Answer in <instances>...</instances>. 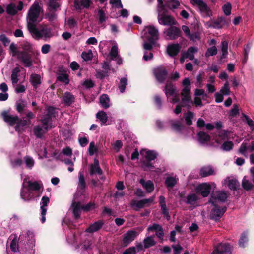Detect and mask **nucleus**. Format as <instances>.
I'll return each instance as SVG.
<instances>
[{"label": "nucleus", "instance_id": "14", "mask_svg": "<svg viewBox=\"0 0 254 254\" xmlns=\"http://www.w3.org/2000/svg\"><path fill=\"white\" fill-rule=\"evenodd\" d=\"M17 58L25 64V66L29 67L32 65V61L30 55L26 51H21Z\"/></svg>", "mask_w": 254, "mask_h": 254}, {"label": "nucleus", "instance_id": "42", "mask_svg": "<svg viewBox=\"0 0 254 254\" xmlns=\"http://www.w3.org/2000/svg\"><path fill=\"white\" fill-rule=\"evenodd\" d=\"M26 103H25V101L22 100H19L18 101L16 102V109L17 111L20 113L21 114L23 113V111L24 110V108L26 107Z\"/></svg>", "mask_w": 254, "mask_h": 254}, {"label": "nucleus", "instance_id": "52", "mask_svg": "<svg viewBox=\"0 0 254 254\" xmlns=\"http://www.w3.org/2000/svg\"><path fill=\"white\" fill-rule=\"evenodd\" d=\"M217 54V49L215 46H212L207 49L205 56L206 57L215 56Z\"/></svg>", "mask_w": 254, "mask_h": 254}, {"label": "nucleus", "instance_id": "32", "mask_svg": "<svg viewBox=\"0 0 254 254\" xmlns=\"http://www.w3.org/2000/svg\"><path fill=\"white\" fill-rule=\"evenodd\" d=\"M227 185L229 188L233 191L239 189L240 187L239 182L236 179L229 180Z\"/></svg>", "mask_w": 254, "mask_h": 254}, {"label": "nucleus", "instance_id": "53", "mask_svg": "<svg viewBox=\"0 0 254 254\" xmlns=\"http://www.w3.org/2000/svg\"><path fill=\"white\" fill-rule=\"evenodd\" d=\"M222 10L226 16H229L231 13L232 5L230 2H227L222 6Z\"/></svg>", "mask_w": 254, "mask_h": 254}, {"label": "nucleus", "instance_id": "18", "mask_svg": "<svg viewBox=\"0 0 254 254\" xmlns=\"http://www.w3.org/2000/svg\"><path fill=\"white\" fill-rule=\"evenodd\" d=\"M181 48V45L178 44H172L167 46V53L170 57H175L179 53Z\"/></svg>", "mask_w": 254, "mask_h": 254}, {"label": "nucleus", "instance_id": "48", "mask_svg": "<svg viewBox=\"0 0 254 254\" xmlns=\"http://www.w3.org/2000/svg\"><path fill=\"white\" fill-rule=\"evenodd\" d=\"M194 113L191 111H188L185 117L186 124L190 126L192 124V119L194 117Z\"/></svg>", "mask_w": 254, "mask_h": 254}, {"label": "nucleus", "instance_id": "59", "mask_svg": "<svg viewBox=\"0 0 254 254\" xmlns=\"http://www.w3.org/2000/svg\"><path fill=\"white\" fill-rule=\"evenodd\" d=\"M46 115H48L49 117L51 118L52 117L55 118L58 115V112L56 111V108L53 106H49L47 108V113Z\"/></svg>", "mask_w": 254, "mask_h": 254}, {"label": "nucleus", "instance_id": "47", "mask_svg": "<svg viewBox=\"0 0 254 254\" xmlns=\"http://www.w3.org/2000/svg\"><path fill=\"white\" fill-rule=\"evenodd\" d=\"M234 144L232 141H228L224 142L221 146V148L224 151H229L233 148Z\"/></svg>", "mask_w": 254, "mask_h": 254}, {"label": "nucleus", "instance_id": "4", "mask_svg": "<svg viewBox=\"0 0 254 254\" xmlns=\"http://www.w3.org/2000/svg\"><path fill=\"white\" fill-rule=\"evenodd\" d=\"M212 186L209 183H202L198 185L195 188L197 194L201 195L203 197H206L210 194Z\"/></svg>", "mask_w": 254, "mask_h": 254}, {"label": "nucleus", "instance_id": "12", "mask_svg": "<svg viewBox=\"0 0 254 254\" xmlns=\"http://www.w3.org/2000/svg\"><path fill=\"white\" fill-rule=\"evenodd\" d=\"M212 254H232L230 244H219L215 247Z\"/></svg>", "mask_w": 254, "mask_h": 254}, {"label": "nucleus", "instance_id": "8", "mask_svg": "<svg viewBox=\"0 0 254 254\" xmlns=\"http://www.w3.org/2000/svg\"><path fill=\"white\" fill-rule=\"evenodd\" d=\"M0 116L3 121L10 126L15 125L19 120V117L17 116L11 115L6 110L3 111L1 113Z\"/></svg>", "mask_w": 254, "mask_h": 254}, {"label": "nucleus", "instance_id": "2", "mask_svg": "<svg viewBox=\"0 0 254 254\" xmlns=\"http://www.w3.org/2000/svg\"><path fill=\"white\" fill-rule=\"evenodd\" d=\"M30 28L28 31L31 34H33L35 35L36 38L38 39H45L49 38L53 36V34L51 32V29L47 27H44L42 28L40 30H38L36 28V25H31Z\"/></svg>", "mask_w": 254, "mask_h": 254}, {"label": "nucleus", "instance_id": "44", "mask_svg": "<svg viewBox=\"0 0 254 254\" xmlns=\"http://www.w3.org/2000/svg\"><path fill=\"white\" fill-rule=\"evenodd\" d=\"M166 3L167 7L170 9H176L180 4L179 1L177 0H169Z\"/></svg>", "mask_w": 254, "mask_h": 254}, {"label": "nucleus", "instance_id": "11", "mask_svg": "<svg viewBox=\"0 0 254 254\" xmlns=\"http://www.w3.org/2000/svg\"><path fill=\"white\" fill-rule=\"evenodd\" d=\"M157 19L159 23L161 25L171 26L176 24V21H175L174 18L167 14L158 15Z\"/></svg>", "mask_w": 254, "mask_h": 254}, {"label": "nucleus", "instance_id": "6", "mask_svg": "<svg viewBox=\"0 0 254 254\" xmlns=\"http://www.w3.org/2000/svg\"><path fill=\"white\" fill-rule=\"evenodd\" d=\"M228 197V194L225 191H216L215 193L212 192L211 194L209 202L217 204V200L221 202H225L227 200Z\"/></svg>", "mask_w": 254, "mask_h": 254}, {"label": "nucleus", "instance_id": "30", "mask_svg": "<svg viewBox=\"0 0 254 254\" xmlns=\"http://www.w3.org/2000/svg\"><path fill=\"white\" fill-rule=\"evenodd\" d=\"M143 242L144 244V249H148L156 244V242L154 239V237L152 236L146 237L143 240Z\"/></svg>", "mask_w": 254, "mask_h": 254}, {"label": "nucleus", "instance_id": "1", "mask_svg": "<svg viewBox=\"0 0 254 254\" xmlns=\"http://www.w3.org/2000/svg\"><path fill=\"white\" fill-rule=\"evenodd\" d=\"M41 11V7L38 2L35 1L30 7L26 18L27 29H30L31 25H36L39 22L38 18L39 16Z\"/></svg>", "mask_w": 254, "mask_h": 254}, {"label": "nucleus", "instance_id": "43", "mask_svg": "<svg viewBox=\"0 0 254 254\" xmlns=\"http://www.w3.org/2000/svg\"><path fill=\"white\" fill-rule=\"evenodd\" d=\"M20 70L19 67L14 68L12 71L11 75V79L13 84L17 83L18 81V75L20 72Z\"/></svg>", "mask_w": 254, "mask_h": 254}, {"label": "nucleus", "instance_id": "21", "mask_svg": "<svg viewBox=\"0 0 254 254\" xmlns=\"http://www.w3.org/2000/svg\"><path fill=\"white\" fill-rule=\"evenodd\" d=\"M163 90L165 91V94L167 96L168 95L173 96L176 91L175 84L171 81L168 80L166 82Z\"/></svg>", "mask_w": 254, "mask_h": 254}, {"label": "nucleus", "instance_id": "9", "mask_svg": "<svg viewBox=\"0 0 254 254\" xmlns=\"http://www.w3.org/2000/svg\"><path fill=\"white\" fill-rule=\"evenodd\" d=\"M164 34L168 36L167 39L173 40L181 36V31L179 28L172 25L164 31Z\"/></svg>", "mask_w": 254, "mask_h": 254}, {"label": "nucleus", "instance_id": "5", "mask_svg": "<svg viewBox=\"0 0 254 254\" xmlns=\"http://www.w3.org/2000/svg\"><path fill=\"white\" fill-rule=\"evenodd\" d=\"M153 73L157 81L160 83H164L168 75L167 70L163 66H160L154 68Z\"/></svg>", "mask_w": 254, "mask_h": 254}, {"label": "nucleus", "instance_id": "63", "mask_svg": "<svg viewBox=\"0 0 254 254\" xmlns=\"http://www.w3.org/2000/svg\"><path fill=\"white\" fill-rule=\"evenodd\" d=\"M41 122L43 125H52V118L48 115H45L41 119Z\"/></svg>", "mask_w": 254, "mask_h": 254}, {"label": "nucleus", "instance_id": "28", "mask_svg": "<svg viewBox=\"0 0 254 254\" xmlns=\"http://www.w3.org/2000/svg\"><path fill=\"white\" fill-rule=\"evenodd\" d=\"M198 51V48L196 47H190L188 49L186 52H184L185 54V57H187L190 60H193L194 59V54L197 53Z\"/></svg>", "mask_w": 254, "mask_h": 254}, {"label": "nucleus", "instance_id": "60", "mask_svg": "<svg viewBox=\"0 0 254 254\" xmlns=\"http://www.w3.org/2000/svg\"><path fill=\"white\" fill-rule=\"evenodd\" d=\"M167 6L166 3L163 4L162 5H158L157 6V12L158 15L160 14H167L168 10L166 9Z\"/></svg>", "mask_w": 254, "mask_h": 254}, {"label": "nucleus", "instance_id": "49", "mask_svg": "<svg viewBox=\"0 0 254 254\" xmlns=\"http://www.w3.org/2000/svg\"><path fill=\"white\" fill-rule=\"evenodd\" d=\"M242 186L247 191L251 190L253 187V185L249 180L246 179L245 177L242 180Z\"/></svg>", "mask_w": 254, "mask_h": 254}, {"label": "nucleus", "instance_id": "45", "mask_svg": "<svg viewBox=\"0 0 254 254\" xmlns=\"http://www.w3.org/2000/svg\"><path fill=\"white\" fill-rule=\"evenodd\" d=\"M24 160L26 164V167L31 169L34 165L35 161L34 159L30 156H26L24 157Z\"/></svg>", "mask_w": 254, "mask_h": 254}, {"label": "nucleus", "instance_id": "50", "mask_svg": "<svg viewBox=\"0 0 254 254\" xmlns=\"http://www.w3.org/2000/svg\"><path fill=\"white\" fill-rule=\"evenodd\" d=\"M6 12L9 15H15L17 13V11L16 9L15 6L11 3L7 6Z\"/></svg>", "mask_w": 254, "mask_h": 254}, {"label": "nucleus", "instance_id": "15", "mask_svg": "<svg viewBox=\"0 0 254 254\" xmlns=\"http://www.w3.org/2000/svg\"><path fill=\"white\" fill-rule=\"evenodd\" d=\"M41 201L42 203L40 207L41 216V221L42 223H44L46 221L45 215L47 213V208L46 207L47 206L49 203L50 199L48 196L45 195L42 197Z\"/></svg>", "mask_w": 254, "mask_h": 254}, {"label": "nucleus", "instance_id": "22", "mask_svg": "<svg viewBox=\"0 0 254 254\" xmlns=\"http://www.w3.org/2000/svg\"><path fill=\"white\" fill-rule=\"evenodd\" d=\"M104 224V222L103 220H100L97 221L95 222L92 224L90 225L89 227H88L86 232L92 233L95 232H96L100 230Z\"/></svg>", "mask_w": 254, "mask_h": 254}, {"label": "nucleus", "instance_id": "37", "mask_svg": "<svg viewBox=\"0 0 254 254\" xmlns=\"http://www.w3.org/2000/svg\"><path fill=\"white\" fill-rule=\"evenodd\" d=\"M177 181L173 177H167L165 181V185L168 188H172L177 184Z\"/></svg>", "mask_w": 254, "mask_h": 254}, {"label": "nucleus", "instance_id": "26", "mask_svg": "<svg viewBox=\"0 0 254 254\" xmlns=\"http://www.w3.org/2000/svg\"><path fill=\"white\" fill-rule=\"evenodd\" d=\"M214 172V170L211 166H204L200 169L199 175L202 177H205L213 175Z\"/></svg>", "mask_w": 254, "mask_h": 254}, {"label": "nucleus", "instance_id": "23", "mask_svg": "<svg viewBox=\"0 0 254 254\" xmlns=\"http://www.w3.org/2000/svg\"><path fill=\"white\" fill-rule=\"evenodd\" d=\"M71 206L74 218L75 219H78L80 217L81 211L82 210L81 203L80 202H73Z\"/></svg>", "mask_w": 254, "mask_h": 254}, {"label": "nucleus", "instance_id": "58", "mask_svg": "<svg viewBox=\"0 0 254 254\" xmlns=\"http://www.w3.org/2000/svg\"><path fill=\"white\" fill-rule=\"evenodd\" d=\"M20 195L21 198L25 201H29L31 199V192L27 190V191H25L24 190H22L21 191Z\"/></svg>", "mask_w": 254, "mask_h": 254}, {"label": "nucleus", "instance_id": "13", "mask_svg": "<svg viewBox=\"0 0 254 254\" xmlns=\"http://www.w3.org/2000/svg\"><path fill=\"white\" fill-rule=\"evenodd\" d=\"M181 200L186 204L194 205L198 200L199 198L196 193L189 194L186 197L183 194H180Z\"/></svg>", "mask_w": 254, "mask_h": 254}, {"label": "nucleus", "instance_id": "61", "mask_svg": "<svg viewBox=\"0 0 254 254\" xmlns=\"http://www.w3.org/2000/svg\"><path fill=\"white\" fill-rule=\"evenodd\" d=\"M96 77L101 80H103L105 77L109 76L108 73L106 71L96 70Z\"/></svg>", "mask_w": 254, "mask_h": 254}, {"label": "nucleus", "instance_id": "19", "mask_svg": "<svg viewBox=\"0 0 254 254\" xmlns=\"http://www.w3.org/2000/svg\"><path fill=\"white\" fill-rule=\"evenodd\" d=\"M89 173L91 176L95 174L99 175L103 174V172L100 167L99 162L97 159L95 158L94 160V163L90 165Z\"/></svg>", "mask_w": 254, "mask_h": 254}, {"label": "nucleus", "instance_id": "10", "mask_svg": "<svg viewBox=\"0 0 254 254\" xmlns=\"http://www.w3.org/2000/svg\"><path fill=\"white\" fill-rule=\"evenodd\" d=\"M138 235V233L133 230L127 231L122 240V245L125 247L127 246L135 239Z\"/></svg>", "mask_w": 254, "mask_h": 254}, {"label": "nucleus", "instance_id": "36", "mask_svg": "<svg viewBox=\"0 0 254 254\" xmlns=\"http://www.w3.org/2000/svg\"><path fill=\"white\" fill-rule=\"evenodd\" d=\"M109 101L110 99L108 95L103 94L100 97V102L105 109H107L109 107Z\"/></svg>", "mask_w": 254, "mask_h": 254}, {"label": "nucleus", "instance_id": "62", "mask_svg": "<svg viewBox=\"0 0 254 254\" xmlns=\"http://www.w3.org/2000/svg\"><path fill=\"white\" fill-rule=\"evenodd\" d=\"M9 49L10 52H12V56L13 57L16 56L18 57L19 53L21 52V51H18L17 50V47L14 43H12L10 44Z\"/></svg>", "mask_w": 254, "mask_h": 254}, {"label": "nucleus", "instance_id": "35", "mask_svg": "<svg viewBox=\"0 0 254 254\" xmlns=\"http://www.w3.org/2000/svg\"><path fill=\"white\" fill-rule=\"evenodd\" d=\"M27 190L29 191H38L40 189L41 186L37 181H29L27 182Z\"/></svg>", "mask_w": 254, "mask_h": 254}, {"label": "nucleus", "instance_id": "40", "mask_svg": "<svg viewBox=\"0 0 254 254\" xmlns=\"http://www.w3.org/2000/svg\"><path fill=\"white\" fill-rule=\"evenodd\" d=\"M10 248L13 252H17L19 251V245H18V240L16 236H14L13 239L12 240L10 244Z\"/></svg>", "mask_w": 254, "mask_h": 254}, {"label": "nucleus", "instance_id": "16", "mask_svg": "<svg viewBox=\"0 0 254 254\" xmlns=\"http://www.w3.org/2000/svg\"><path fill=\"white\" fill-rule=\"evenodd\" d=\"M229 21L225 17L221 16L212 21V24L209 26L214 28L221 29L225 26L228 25Z\"/></svg>", "mask_w": 254, "mask_h": 254}, {"label": "nucleus", "instance_id": "33", "mask_svg": "<svg viewBox=\"0 0 254 254\" xmlns=\"http://www.w3.org/2000/svg\"><path fill=\"white\" fill-rule=\"evenodd\" d=\"M60 70H59V73H58V76L57 77V80L62 82L63 83H65V84H68L69 83V75L66 73L60 72Z\"/></svg>", "mask_w": 254, "mask_h": 254}, {"label": "nucleus", "instance_id": "20", "mask_svg": "<svg viewBox=\"0 0 254 254\" xmlns=\"http://www.w3.org/2000/svg\"><path fill=\"white\" fill-rule=\"evenodd\" d=\"M152 199L151 198L148 199H144L138 201H136L135 200H132L131 202V206L133 207L135 206L136 208H134V209L135 211H138L139 209L143 208L145 207V205L150 203L152 201Z\"/></svg>", "mask_w": 254, "mask_h": 254}, {"label": "nucleus", "instance_id": "34", "mask_svg": "<svg viewBox=\"0 0 254 254\" xmlns=\"http://www.w3.org/2000/svg\"><path fill=\"white\" fill-rule=\"evenodd\" d=\"M79 182L78 184V187L80 190H85L86 187V184L85 182V179L84 178V174L82 172L80 171L79 172Z\"/></svg>", "mask_w": 254, "mask_h": 254}, {"label": "nucleus", "instance_id": "64", "mask_svg": "<svg viewBox=\"0 0 254 254\" xmlns=\"http://www.w3.org/2000/svg\"><path fill=\"white\" fill-rule=\"evenodd\" d=\"M82 208L84 212H88L95 208V204L94 202H89L86 205H82Z\"/></svg>", "mask_w": 254, "mask_h": 254}, {"label": "nucleus", "instance_id": "25", "mask_svg": "<svg viewBox=\"0 0 254 254\" xmlns=\"http://www.w3.org/2000/svg\"><path fill=\"white\" fill-rule=\"evenodd\" d=\"M198 140L201 144L207 143L211 140V136L207 133L200 131L197 133Z\"/></svg>", "mask_w": 254, "mask_h": 254}, {"label": "nucleus", "instance_id": "39", "mask_svg": "<svg viewBox=\"0 0 254 254\" xmlns=\"http://www.w3.org/2000/svg\"><path fill=\"white\" fill-rule=\"evenodd\" d=\"M248 234L246 232L242 233L239 240V246L241 248H245L246 244L248 242Z\"/></svg>", "mask_w": 254, "mask_h": 254}, {"label": "nucleus", "instance_id": "7", "mask_svg": "<svg viewBox=\"0 0 254 254\" xmlns=\"http://www.w3.org/2000/svg\"><path fill=\"white\" fill-rule=\"evenodd\" d=\"M191 3L197 5L200 12L204 13L206 16L209 17L212 15L210 8L203 0H191Z\"/></svg>", "mask_w": 254, "mask_h": 254}, {"label": "nucleus", "instance_id": "17", "mask_svg": "<svg viewBox=\"0 0 254 254\" xmlns=\"http://www.w3.org/2000/svg\"><path fill=\"white\" fill-rule=\"evenodd\" d=\"M159 203L161 208V214L164 216V217L166 218L168 221L170 220L171 217L169 213V210L167 208L165 198L164 196L161 195L159 197Z\"/></svg>", "mask_w": 254, "mask_h": 254}, {"label": "nucleus", "instance_id": "27", "mask_svg": "<svg viewBox=\"0 0 254 254\" xmlns=\"http://www.w3.org/2000/svg\"><path fill=\"white\" fill-rule=\"evenodd\" d=\"M74 96L69 92H65L63 97V100L67 106H70L74 102Z\"/></svg>", "mask_w": 254, "mask_h": 254}, {"label": "nucleus", "instance_id": "41", "mask_svg": "<svg viewBox=\"0 0 254 254\" xmlns=\"http://www.w3.org/2000/svg\"><path fill=\"white\" fill-rule=\"evenodd\" d=\"M96 118L99 119L102 124H105L108 120L107 115L105 112L100 111L96 114Z\"/></svg>", "mask_w": 254, "mask_h": 254}, {"label": "nucleus", "instance_id": "51", "mask_svg": "<svg viewBox=\"0 0 254 254\" xmlns=\"http://www.w3.org/2000/svg\"><path fill=\"white\" fill-rule=\"evenodd\" d=\"M148 32L150 36L155 37L156 39L158 38V31L152 25L148 27Z\"/></svg>", "mask_w": 254, "mask_h": 254}, {"label": "nucleus", "instance_id": "38", "mask_svg": "<svg viewBox=\"0 0 254 254\" xmlns=\"http://www.w3.org/2000/svg\"><path fill=\"white\" fill-rule=\"evenodd\" d=\"M33 133L37 138H42L44 134L42 127L39 125L34 127Z\"/></svg>", "mask_w": 254, "mask_h": 254}, {"label": "nucleus", "instance_id": "24", "mask_svg": "<svg viewBox=\"0 0 254 254\" xmlns=\"http://www.w3.org/2000/svg\"><path fill=\"white\" fill-rule=\"evenodd\" d=\"M74 3L76 9L81 10V6L88 8L92 3V1L91 0H75Z\"/></svg>", "mask_w": 254, "mask_h": 254}, {"label": "nucleus", "instance_id": "57", "mask_svg": "<svg viewBox=\"0 0 254 254\" xmlns=\"http://www.w3.org/2000/svg\"><path fill=\"white\" fill-rule=\"evenodd\" d=\"M81 57L85 61H90L93 58V53L91 50L88 51V52H83L81 54Z\"/></svg>", "mask_w": 254, "mask_h": 254}, {"label": "nucleus", "instance_id": "29", "mask_svg": "<svg viewBox=\"0 0 254 254\" xmlns=\"http://www.w3.org/2000/svg\"><path fill=\"white\" fill-rule=\"evenodd\" d=\"M140 183L148 192H151L153 190L154 188V184L151 181L149 180L145 182L143 179H141Z\"/></svg>", "mask_w": 254, "mask_h": 254}, {"label": "nucleus", "instance_id": "46", "mask_svg": "<svg viewBox=\"0 0 254 254\" xmlns=\"http://www.w3.org/2000/svg\"><path fill=\"white\" fill-rule=\"evenodd\" d=\"M145 157L147 161L154 160L157 158V154L154 151L148 150L146 152Z\"/></svg>", "mask_w": 254, "mask_h": 254}, {"label": "nucleus", "instance_id": "31", "mask_svg": "<svg viewBox=\"0 0 254 254\" xmlns=\"http://www.w3.org/2000/svg\"><path fill=\"white\" fill-rule=\"evenodd\" d=\"M30 82L34 88H37L41 84L40 76L37 74H33L30 76Z\"/></svg>", "mask_w": 254, "mask_h": 254}, {"label": "nucleus", "instance_id": "56", "mask_svg": "<svg viewBox=\"0 0 254 254\" xmlns=\"http://www.w3.org/2000/svg\"><path fill=\"white\" fill-rule=\"evenodd\" d=\"M127 85V78L123 77L122 78L120 81L119 85V88L121 93H123L126 88Z\"/></svg>", "mask_w": 254, "mask_h": 254}, {"label": "nucleus", "instance_id": "55", "mask_svg": "<svg viewBox=\"0 0 254 254\" xmlns=\"http://www.w3.org/2000/svg\"><path fill=\"white\" fill-rule=\"evenodd\" d=\"M220 92L224 95H229L231 93L229 83L227 81L220 89Z\"/></svg>", "mask_w": 254, "mask_h": 254}, {"label": "nucleus", "instance_id": "3", "mask_svg": "<svg viewBox=\"0 0 254 254\" xmlns=\"http://www.w3.org/2000/svg\"><path fill=\"white\" fill-rule=\"evenodd\" d=\"M211 204L214 207L211 211L210 218L211 220L218 222L226 211L227 207L226 206L220 207L217 205V204Z\"/></svg>", "mask_w": 254, "mask_h": 254}, {"label": "nucleus", "instance_id": "54", "mask_svg": "<svg viewBox=\"0 0 254 254\" xmlns=\"http://www.w3.org/2000/svg\"><path fill=\"white\" fill-rule=\"evenodd\" d=\"M109 54L113 60L117 58L118 56V48L117 45H114L112 47Z\"/></svg>", "mask_w": 254, "mask_h": 254}]
</instances>
